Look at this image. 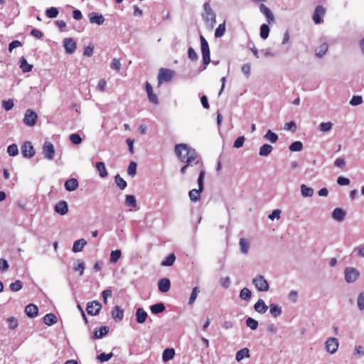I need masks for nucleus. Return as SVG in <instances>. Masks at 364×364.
I'll list each match as a JSON object with an SVG mask.
<instances>
[{"label":"nucleus","mask_w":364,"mask_h":364,"mask_svg":"<svg viewBox=\"0 0 364 364\" xmlns=\"http://www.w3.org/2000/svg\"><path fill=\"white\" fill-rule=\"evenodd\" d=\"M175 153L181 162L193 163L195 171H200L201 170H205L203 163L198 156L196 150L189 148L187 144H176L175 146Z\"/></svg>","instance_id":"f257e3e1"},{"label":"nucleus","mask_w":364,"mask_h":364,"mask_svg":"<svg viewBox=\"0 0 364 364\" xmlns=\"http://www.w3.org/2000/svg\"><path fill=\"white\" fill-rule=\"evenodd\" d=\"M198 173H199V176L198 178V189H196V188L191 189L188 193L190 200L193 202H196L200 200V194L203 191V188H203V181H204V178H205V171L201 170V171H198Z\"/></svg>","instance_id":"f03ea898"},{"label":"nucleus","mask_w":364,"mask_h":364,"mask_svg":"<svg viewBox=\"0 0 364 364\" xmlns=\"http://www.w3.org/2000/svg\"><path fill=\"white\" fill-rule=\"evenodd\" d=\"M202 17L207 26L213 28L216 23V15L208 2L203 4V13Z\"/></svg>","instance_id":"7ed1b4c3"},{"label":"nucleus","mask_w":364,"mask_h":364,"mask_svg":"<svg viewBox=\"0 0 364 364\" xmlns=\"http://www.w3.org/2000/svg\"><path fill=\"white\" fill-rule=\"evenodd\" d=\"M174 75V71L168 69L161 68L159 70L158 74V87L161 86V85L164 82H170Z\"/></svg>","instance_id":"20e7f679"},{"label":"nucleus","mask_w":364,"mask_h":364,"mask_svg":"<svg viewBox=\"0 0 364 364\" xmlns=\"http://www.w3.org/2000/svg\"><path fill=\"white\" fill-rule=\"evenodd\" d=\"M200 43H201V53L203 57V62L205 65V68L210 63V53L209 45L205 40V38L203 36H200Z\"/></svg>","instance_id":"39448f33"},{"label":"nucleus","mask_w":364,"mask_h":364,"mask_svg":"<svg viewBox=\"0 0 364 364\" xmlns=\"http://www.w3.org/2000/svg\"><path fill=\"white\" fill-rule=\"evenodd\" d=\"M253 284L259 291H267L269 289V284L263 276L259 275L253 279Z\"/></svg>","instance_id":"423d86ee"},{"label":"nucleus","mask_w":364,"mask_h":364,"mask_svg":"<svg viewBox=\"0 0 364 364\" xmlns=\"http://www.w3.org/2000/svg\"><path fill=\"white\" fill-rule=\"evenodd\" d=\"M360 275V272L355 268L346 267L345 269V279L348 283L355 282Z\"/></svg>","instance_id":"0eeeda50"},{"label":"nucleus","mask_w":364,"mask_h":364,"mask_svg":"<svg viewBox=\"0 0 364 364\" xmlns=\"http://www.w3.org/2000/svg\"><path fill=\"white\" fill-rule=\"evenodd\" d=\"M38 115L32 109H27L23 118V122L28 126H34L37 122Z\"/></svg>","instance_id":"6e6552de"},{"label":"nucleus","mask_w":364,"mask_h":364,"mask_svg":"<svg viewBox=\"0 0 364 364\" xmlns=\"http://www.w3.org/2000/svg\"><path fill=\"white\" fill-rule=\"evenodd\" d=\"M43 154L48 160H53L55 156V149L52 143L46 141L43 146Z\"/></svg>","instance_id":"1a4fd4ad"},{"label":"nucleus","mask_w":364,"mask_h":364,"mask_svg":"<svg viewBox=\"0 0 364 364\" xmlns=\"http://www.w3.org/2000/svg\"><path fill=\"white\" fill-rule=\"evenodd\" d=\"M21 154L25 158H31L35 155L34 148L30 141H25L21 146Z\"/></svg>","instance_id":"9d476101"},{"label":"nucleus","mask_w":364,"mask_h":364,"mask_svg":"<svg viewBox=\"0 0 364 364\" xmlns=\"http://www.w3.org/2000/svg\"><path fill=\"white\" fill-rule=\"evenodd\" d=\"M326 14V9L322 6H317L313 14V20L316 24L323 22L322 17Z\"/></svg>","instance_id":"9b49d317"},{"label":"nucleus","mask_w":364,"mask_h":364,"mask_svg":"<svg viewBox=\"0 0 364 364\" xmlns=\"http://www.w3.org/2000/svg\"><path fill=\"white\" fill-rule=\"evenodd\" d=\"M102 306L98 301H92L87 303V312L88 314L95 316L99 314Z\"/></svg>","instance_id":"f8f14e48"},{"label":"nucleus","mask_w":364,"mask_h":364,"mask_svg":"<svg viewBox=\"0 0 364 364\" xmlns=\"http://www.w3.org/2000/svg\"><path fill=\"white\" fill-rule=\"evenodd\" d=\"M338 347V341L336 338H329L326 341V348L330 353H334Z\"/></svg>","instance_id":"ddd939ff"},{"label":"nucleus","mask_w":364,"mask_h":364,"mask_svg":"<svg viewBox=\"0 0 364 364\" xmlns=\"http://www.w3.org/2000/svg\"><path fill=\"white\" fill-rule=\"evenodd\" d=\"M63 44L65 51L70 54L73 53L77 48L76 43L70 38H65Z\"/></svg>","instance_id":"4468645a"},{"label":"nucleus","mask_w":364,"mask_h":364,"mask_svg":"<svg viewBox=\"0 0 364 364\" xmlns=\"http://www.w3.org/2000/svg\"><path fill=\"white\" fill-rule=\"evenodd\" d=\"M159 290L162 293H166L171 288V282L168 278H162L158 282Z\"/></svg>","instance_id":"2eb2a0df"},{"label":"nucleus","mask_w":364,"mask_h":364,"mask_svg":"<svg viewBox=\"0 0 364 364\" xmlns=\"http://www.w3.org/2000/svg\"><path fill=\"white\" fill-rule=\"evenodd\" d=\"M146 90L148 95L149 100L151 103L157 105L159 103L158 97L154 93L152 87L148 82L146 83Z\"/></svg>","instance_id":"dca6fc26"},{"label":"nucleus","mask_w":364,"mask_h":364,"mask_svg":"<svg viewBox=\"0 0 364 364\" xmlns=\"http://www.w3.org/2000/svg\"><path fill=\"white\" fill-rule=\"evenodd\" d=\"M55 210L61 215H65L68 212L67 203L65 200L58 202L55 206Z\"/></svg>","instance_id":"f3484780"},{"label":"nucleus","mask_w":364,"mask_h":364,"mask_svg":"<svg viewBox=\"0 0 364 364\" xmlns=\"http://www.w3.org/2000/svg\"><path fill=\"white\" fill-rule=\"evenodd\" d=\"M38 309L36 305L30 304L25 308L26 314L30 318H34L38 315Z\"/></svg>","instance_id":"a211bd4d"},{"label":"nucleus","mask_w":364,"mask_h":364,"mask_svg":"<svg viewBox=\"0 0 364 364\" xmlns=\"http://www.w3.org/2000/svg\"><path fill=\"white\" fill-rule=\"evenodd\" d=\"M260 11L266 16L268 23H272L274 20V17L270 9L264 4H262L259 6Z\"/></svg>","instance_id":"6ab92c4d"},{"label":"nucleus","mask_w":364,"mask_h":364,"mask_svg":"<svg viewBox=\"0 0 364 364\" xmlns=\"http://www.w3.org/2000/svg\"><path fill=\"white\" fill-rule=\"evenodd\" d=\"M78 187V181L76 178H70L65 183V188L68 191H74Z\"/></svg>","instance_id":"aec40b11"},{"label":"nucleus","mask_w":364,"mask_h":364,"mask_svg":"<svg viewBox=\"0 0 364 364\" xmlns=\"http://www.w3.org/2000/svg\"><path fill=\"white\" fill-rule=\"evenodd\" d=\"M90 21L97 25H102L105 21V18L102 14L92 12L90 14Z\"/></svg>","instance_id":"412c9836"},{"label":"nucleus","mask_w":364,"mask_h":364,"mask_svg":"<svg viewBox=\"0 0 364 364\" xmlns=\"http://www.w3.org/2000/svg\"><path fill=\"white\" fill-rule=\"evenodd\" d=\"M346 215V212L339 208H336L332 213V217L334 220H338L339 222L343 221L344 220Z\"/></svg>","instance_id":"4be33fe9"},{"label":"nucleus","mask_w":364,"mask_h":364,"mask_svg":"<svg viewBox=\"0 0 364 364\" xmlns=\"http://www.w3.org/2000/svg\"><path fill=\"white\" fill-rule=\"evenodd\" d=\"M57 316L52 313L47 314L43 317V323L47 326H52L57 323Z\"/></svg>","instance_id":"5701e85b"},{"label":"nucleus","mask_w":364,"mask_h":364,"mask_svg":"<svg viewBox=\"0 0 364 364\" xmlns=\"http://www.w3.org/2000/svg\"><path fill=\"white\" fill-rule=\"evenodd\" d=\"M255 311L259 314H264L268 309V306L265 304L262 299H259L255 304Z\"/></svg>","instance_id":"b1692460"},{"label":"nucleus","mask_w":364,"mask_h":364,"mask_svg":"<svg viewBox=\"0 0 364 364\" xmlns=\"http://www.w3.org/2000/svg\"><path fill=\"white\" fill-rule=\"evenodd\" d=\"M111 314L114 319L121 321L124 316V311L119 306H115L112 309Z\"/></svg>","instance_id":"393cba45"},{"label":"nucleus","mask_w":364,"mask_h":364,"mask_svg":"<svg viewBox=\"0 0 364 364\" xmlns=\"http://www.w3.org/2000/svg\"><path fill=\"white\" fill-rule=\"evenodd\" d=\"M250 350L247 348H244L240 349L236 353L235 359L237 361L240 362L245 358H250Z\"/></svg>","instance_id":"a878e982"},{"label":"nucleus","mask_w":364,"mask_h":364,"mask_svg":"<svg viewBox=\"0 0 364 364\" xmlns=\"http://www.w3.org/2000/svg\"><path fill=\"white\" fill-rule=\"evenodd\" d=\"M87 245V241L84 239L76 240L73 246V251L74 252H81L83 247Z\"/></svg>","instance_id":"bb28decb"},{"label":"nucleus","mask_w":364,"mask_h":364,"mask_svg":"<svg viewBox=\"0 0 364 364\" xmlns=\"http://www.w3.org/2000/svg\"><path fill=\"white\" fill-rule=\"evenodd\" d=\"M136 321L139 323H143L147 318V313L143 309L139 308L136 309Z\"/></svg>","instance_id":"cd10ccee"},{"label":"nucleus","mask_w":364,"mask_h":364,"mask_svg":"<svg viewBox=\"0 0 364 364\" xmlns=\"http://www.w3.org/2000/svg\"><path fill=\"white\" fill-rule=\"evenodd\" d=\"M175 350L173 348H166L162 355V359L164 362L168 361L173 358Z\"/></svg>","instance_id":"c85d7f7f"},{"label":"nucleus","mask_w":364,"mask_h":364,"mask_svg":"<svg viewBox=\"0 0 364 364\" xmlns=\"http://www.w3.org/2000/svg\"><path fill=\"white\" fill-rule=\"evenodd\" d=\"M20 68L23 73H28L31 71L33 65L28 64L26 59L23 57L20 59Z\"/></svg>","instance_id":"c756f323"},{"label":"nucleus","mask_w":364,"mask_h":364,"mask_svg":"<svg viewBox=\"0 0 364 364\" xmlns=\"http://www.w3.org/2000/svg\"><path fill=\"white\" fill-rule=\"evenodd\" d=\"M301 192L303 197H311L314 195V189L305 184L301 185Z\"/></svg>","instance_id":"7c9ffc66"},{"label":"nucleus","mask_w":364,"mask_h":364,"mask_svg":"<svg viewBox=\"0 0 364 364\" xmlns=\"http://www.w3.org/2000/svg\"><path fill=\"white\" fill-rule=\"evenodd\" d=\"M109 331V329L107 326H102V327H100L99 331H95L94 332V334H93V338L95 339H97V338H102L104 336H105Z\"/></svg>","instance_id":"2f4dec72"},{"label":"nucleus","mask_w":364,"mask_h":364,"mask_svg":"<svg viewBox=\"0 0 364 364\" xmlns=\"http://www.w3.org/2000/svg\"><path fill=\"white\" fill-rule=\"evenodd\" d=\"M272 149L273 148L271 145L265 144L260 147L259 154L261 156H267L272 152Z\"/></svg>","instance_id":"473e14b6"},{"label":"nucleus","mask_w":364,"mask_h":364,"mask_svg":"<svg viewBox=\"0 0 364 364\" xmlns=\"http://www.w3.org/2000/svg\"><path fill=\"white\" fill-rule=\"evenodd\" d=\"M165 310V306L162 303H157L151 306V311L152 314L161 313Z\"/></svg>","instance_id":"72a5a7b5"},{"label":"nucleus","mask_w":364,"mask_h":364,"mask_svg":"<svg viewBox=\"0 0 364 364\" xmlns=\"http://www.w3.org/2000/svg\"><path fill=\"white\" fill-rule=\"evenodd\" d=\"M96 168L99 171L100 176L102 178H105L107 176V172L103 162H97L96 163Z\"/></svg>","instance_id":"f704fd0d"},{"label":"nucleus","mask_w":364,"mask_h":364,"mask_svg":"<svg viewBox=\"0 0 364 364\" xmlns=\"http://www.w3.org/2000/svg\"><path fill=\"white\" fill-rule=\"evenodd\" d=\"M176 260V256L174 254H170L166 259L161 263V266L168 267L171 266Z\"/></svg>","instance_id":"c9c22d12"},{"label":"nucleus","mask_w":364,"mask_h":364,"mask_svg":"<svg viewBox=\"0 0 364 364\" xmlns=\"http://www.w3.org/2000/svg\"><path fill=\"white\" fill-rule=\"evenodd\" d=\"M327 50H328V45H327V43H322L317 48L316 52V55L318 58H322L326 54Z\"/></svg>","instance_id":"e433bc0d"},{"label":"nucleus","mask_w":364,"mask_h":364,"mask_svg":"<svg viewBox=\"0 0 364 364\" xmlns=\"http://www.w3.org/2000/svg\"><path fill=\"white\" fill-rule=\"evenodd\" d=\"M240 246L241 252L244 254L247 253L249 247H250V242L247 240L245 238H241L240 240Z\"/></svg>","instance_id":"4c0bfd02"},{"label":"nucleus","mask_w":364,"mask_h":364,"mask_svg":"<svg viewBox=\"0 0 364 364\" xmlns=\"http://www.w3.org/2000/svg\"><path fill=\"white\" fill-rule=\"evenodd\" d=\"M225 32V23H220L215 31V36L216 38L222 37Z\"/></svg>","instance_id":"58836bf2"},{"label":"nucleus","mask_w":364,"mask_h":364,"mask_svg":"<svg viewBox=\"0 0 364 364\" xmlns=\"http://www.w3.org/2000/svg\"><path fill=\"white\" fill-rule=\"evenodd\" d=\"M122 252L119 250L112 251L110 254V262L112 263H116L121 257Z\"/></svg>","instance_id":"ea45409f"},{"label":"nucleus","mask_w":364,"mask_h":364,"mask_svg":"<svg viewBox=\"0 0 364 364\" xmlns=\"http://www.w3.org/2000/svg\"><path fill=\"white\" fill-rule=\"evenodd\" d=\"M269 312L274 317H277L281 314L282 310L281 308L279 307L277 305L271 304Z\"/></svg>","instance_id":"a19ab883"},{"label":"nucleus","mask_w":364,"mask_h":364,"mask_svg":"<svg viewBox=\"0 0 364 364\" xmlns=\"http://www.w3.org/2000/svg\"><path fill=\"white\" fill-rule=\"evenodd\" d=\"M125 204L129 207L135 208L136 206V201L135 197L132 195L127 196Z\"/></svg>","instance_id":"79ce46f5"},{"label":"nucleus","mask_w":364,"mask_h":364,"mask_svg":"<svg viewBox=\"0 0 364 364\" xmlns=\"http://www.w3.org/2000/svg\"><path fill=\"white\" fill-rule=\"evenodd\" d=\"M251 295H252L251 291L248 288L245 287L241 290L240 294V297L242 299L247 301L250 299Z\"/></svg>","instance_id":"37998d69"},{"label":"nucleus","mask_w":364,"mask_h":364,"mask_svg":"<svg viewBox=\"0 0 364 364\" xmlns=\"http://www.w3.org/2000/svg\"><path fill=\"white\" fill-rule=\"evenodd\" d=\"M264 138L267 140L271 141L272 143H275L278 139V136L275 133L272 132L271 130H268L266 134L264 135Z\"/></svg>","instance_id":"c03bdc74"},{"label":"nucleus","mask_w":364,"mask_h":364,"mask_svg":"<svg viewBox=\"0 0 364 364\" xmlns=\"http://www.w3.org/2000/svg\"><path fill=\"white\" fill-rule=\"evenodd\" d=\"M269 28L267 24H262L260 27V37L266 39L269 36Z\"/></svg>","instance_id":"a18cd8bd"},{"label":"nucleus","mask_w":364,"mask_h":364,"mask_svg":"<svg viewBox=\"0 0 364 364\" xmlns=\"http://www.w3.org/2000/svg\"><path fill=\"white\" fill-rule=\"evenodd\" d=\"M7 153L11 156H15L18 153V149L16 144H13L8 146L7 148Z\"/></svg>","instance_id":"49530a36"},{"label":"nucleus","mask_w":364,"mask_h":364,"mask_svg":"<svg viewBox=\"0 0 364 364\" xmlns=\"http://www.w3.org/2000/svg\"><path fill=\"white\" fill-rule=\"evenodd\" d=\"M303 149V144L301 141H296L293 142L290 146L289 150L291 151H300Z\"/></svg>","instance_id":"de8ad7c7"},{"label":"nucleus","mask_w":364,"mask_h":364,"mask_svg":"<svg viewBox=\"0 0 364 364\" xmlns=\"http://www.w3.org/2000/svg\"><path fill=\"white\" fill-rule=\"evenodd\" d=\"M115 182L121 190L124 189L127 186V182L119 174L115 176Z\"/></svg>","instance_id":"09e8293b"},{"label":"nucleus","mask_w":364,"mask_h":364,"mask_svg":"<svg viewBox=\"0 0 364 364\" xmlns=\"http://www.w3.org/2000/svg\"><path fill=\"white\" fill-rule=\"evenodd\" d=\"M246 325L252 330H255L258 327V322L255 319L249 317L246 320Z\"/></svg>","instance_id":"8fccbe9b"},{"label":"nucleus","mask_w":364,"mask_h":364,"mask_svg":"<svg viewBox=\"0 0 364 364\" xmlns=\"http://www.w3.org/2000/svg\"><path fill=\"white\" fill-rule=\"evenodd\" d=\"M58 10L55 7H50L46 11V14L48 18H53L58 15Z\"/></svg>","instance_id":"3c124183"},{"label":"nucleus","mask_w":364,"mask_h":364,"mask_svg":"<svg viewBox=\"0 0 364 364\" xmlns=\"http://www.w3.org/2000/svg\"><path fill=\"white\" fill-rule=\"evenodd\" d=\"M113 357V353H109L108 354H106L105 353H102L100 355H97V358L99 360L101 363L108 361L109 359H111Z\"/></svg>","instance_id":"603ef678"},{"label":"nucleus","mask_w":364,"mask_h":364,"mask_svg":"<svg viewBox=\"0 0 364 364\" xmlns=\"http://www.w3.org/2000/svg\"><path fill=\"white\" fill-rule=\"evenodd\" d=\"M23 287V284L20 280H16L10 284L9 288L12 291H18Z\"/></svg>","instance_id":"864d4df0"},{"label":"nucleus","mask_w":364,"mask_h":364,"mask_svg":"<svg viewBox=\"0 0 364 364\" xmlns=\"http://www.w3.org/2000/svg\"><path fill=\"white\" fill-rule=\"evenodd\" d=\"M7 321L9 324V328L14 330L18 327V323L16 318L11 316L7 318Z\"/></svg>","instance_id":"5fc2aeb1"},{"label":"nucleus","mask_w":364,"mask_h":364,"mask_svg":"<svg viewBox=\"0 0 364 364\" xmlns=\"http://www.w3.org/2000/svg\"><path fill=\"white\" fill-rule=\"evenodd\" d=\"M199 292H200V290L198 287H195L193 289V291L191 294V296H190L189 301H188L189 304H192L195 301Z\"/></svg>","instance_id":"6e6d98bb"},{"label":"nucleus","mask_w":364,"mask_h":364,"mask_svg":"<svg viewBox=\"0 0 364 364\" xmlns=\"http://www.w3.org/2000/svg\"><path fill=\"white\" fill-rule=\"evenodd\" d=\"M70 140L74 144H80L82 142V139L78 134H72L70 135Z\"/></svg>","instance_id":"4d7b16f0"},{"label":"nucleus","mask_w":364,"mask_h":364,"mask_svg":"<svg viewBox=\"0 0 364 364\" xmlns=\"http://www.w3.org/2000/svg\"><path fill=\"white\" fill-rule=\"evenodd\" d=\"M136 164L134 161H132L128 166L127 173L129 175L134 176L136 174Z\"/></svg>","instance_id":"13d9d810"},{"label":"nucleus","mask_w":364,"mask_h":364,"mask_svg":"<svg viewBox=\"0 0 364 364\" xmlns=\"http://www.w3.org/2000/svg\"><path fill=\"white\" fill-rule=\"evenodd\" d=\"M331 128H332V123L330 122H322L320 124V130L323 132L330 131L331 129Z\"/></svg>","instance_id":"bf43d9fd"},{"label":"nucleus","mask_w":364,"mask_h":364,"mask_svg":"<svg viewBox=\"0 0 364 364\" xmlns=\"http://www.w3.org/2000/svg\"><path fill=\"white\" fill-rule=\"evenodd\" d=\"M245 141V138L243 136L237 137L234 142V147L236 149L241 148L243 146Z\"/></svg>","instance_id":"052dcab7"},{"label":"nucleus","mask_w":364,"mask_h":364,"mask_svg":"<svg viewBox=\"0 0 364 364\" xmlns=\"http://www.w3.org/2000/svg\"><path fill=\"white\" fill-rule=\"evenodd\" d=\"M14 102L12 100H9L2 102V106L6 111H9L14 107Z\"/></svg>","instance_id":"680f3d73"},{"label":"nucleus","mask_w":364,"mask_h":364,"mask_svg":"<svg viewBox=\"0 0 364 364\" xmlns=\"http://www.w3.org/2000/svg\"><path fill=\"white\" fill-rule=\"evenodd\" d=\"M363 102L361 96H353L350 101V104L353 106L360 105Z\"/></svg>","instance_id":"e2e57ef3"},{"label":"nucleus","mask_w":364,"mask_h":364,"mask_svg":"<svg viewBox=\"0 0 364 364\" xmlns=\"http://www.w3.org/2000/svg\"><path fill=\"white\" fill-rule=\"evenodd\" d=\"M357 302L359 309L364 311V292L359 294Z\"/></svg>","instance_id":"0e129e2a"},{"label":"nucleus","mask_w":364,"mask_h":364,"mask_svg":"<svg viewBox=\"0 0 364 364\" xmlns=\"http://www.w3.org/2000/svg\"><path fill=\"white\" fill-rule=\"evenodd\" d=\"M111 68L117 71H119L121 69L120 60L117 58H114L111 64Z\"/></svg>","instance_id":"69168bd1"},{"label":"nucleus","mask_w":364,"mask_h":364,"mask_svg":"<svg viewBox=\"0 0 364 364\" xmlns=\"http://www.w3.org/2000/svg\"><path fill=\"white\" fill-rule=\"evenodd\" d=\"M188 58L191 60H196L198 59V55L193 48L190 47L188 48Z\"/></svg>","instance_id":"338daca9"},{"label":"nucleus","mask_w":364,"mask_h":364,"mask_svg":"<svg viewBox=\"0 0 364 364\" xmlns=\"http://www.w3.org/2000/svg\"><path fill=\"white\" fill-rule=\"evenodd\" d=\"M242 71L247 77H249L251 72L250 63L244 64L242 67Z\"/></svg>","instance_id":"774afa93"}]
</instances>
